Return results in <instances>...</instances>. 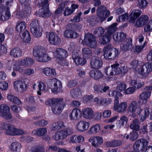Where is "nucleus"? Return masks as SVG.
<instances>
[{"label":"nucleus","instance_id":"nucleus-1","mask_svg":"<svg viewBox=\"0 0 152 152\" xmlns=\"http://www.w3.org/2000/svg\"><path fill=\"white\" fill-rule=\"evenodd\" d=\"M45 104L47 105L51 106L53 113L56 115L61 113L65 105L64 99L62 98L49 99L46 101Z\"/></svg>","mask_w":152,"mask_h":152},{"label":"nucleus","instance_id":"nucleus-2","mask_svg":"<svg viewBox=\"0 0 152 152\" xmlns=\"http://www.w3.org/2000/svg\"><path fill=\"white\" fill-rule=\"evenodd\" d=\"M33 54L36 60L41 62H47L51 59L46 53L45 49L41 46L34 47L33 49Z\"/></svg>","mask_w":152,"mask_h":152},{"label":"nucleus","instance_id":"nucleus-3","mask_svg":"<svg viewBox=\"0 0 152 152\" xmlns=\"http://www.w3.org/2000/svg\"><path fill=\"white\" fill-rule=\"evenodd\" d=\"M1 127L5 131L6 134L14 136L21 135L24 133V131L17 129L14 125L6 122H3L1 124Z\"/></svg>","mask_w":152,"mask_h":152},{"label":"nucleus","instance_id":"nucleus-4","mask_svg":"<svg viewBox=\"0 0 152 152\" xmlns=\"http://www.w3.org/2000/svg\"><path fill=\"white\" fill-rule=\"evenodd\" d=\"M48 88L51 89L54 94H57L62 91V85L61 82L56 78L49 79L47 81Z\"/></svg>","mask_w":152,"mask_h":152},{"label":"nucleus","instance_id":"nucleus-5","mask_svg":"<svg viewBox=\"0 0 152 152\" xmlns=\"http://www.w3.org/2000/svg\"><path fill=\"white\" fill-rule=\"evenodd\" d=\"M48 0H40L38 1L37 6L39 7H43L39 11V15L43 17H49L51 15L48 7Z\"/></svg>","mask_w":152,"mask_h":152},{"label":"nucleus","instance_id":"nucleus-6","mask_svg":"<svg viewBox=\"0 0 152 152\" xmlns=\"http://www.w3.org/2000/svg\"><path fill=\"white\" fill-rule=\"evenodd\" d=\"M110 13L103 5L99 6L96 10L97 18L101 22L104 20L109 16Z\"/></svg>","mask_w":152,"mask_h":152},{"label":"nucleus","instance_id":"nucleus-7","mask_svg":"<svg viewBox=\"0 0 152 152\" xmlns=\"http://www.w3.org/2000/svg\"><path fill=\"white\" fill-rule=\"evenodd\" d=\"M128 109L132 113V116L135 117L140 115L143 110L141 107L138 105L136 101H133L129 105Z\"/></svg>","mask_w":152,"mask_h":152},{"label":"nucleus","instance_id":"nucleus-8","mask_svg":"<svg viewBox=\"0 0 152 152\" xmlns=\"http://www.w3.org/2000/svg\"><path fill=\"white\" fill-rule=\"evenodd\" d=\"M54 55L57 58L60 60L59 62L60 64L64 66V63H65V61L63 58H66L68 56L67 51L62 48H57L54 53Z\"/></svg>","mask_w":152,"mask_h":152},{"label":"nucleus","instance_id":"nucleus-9","mask_svg":"<svg viewBox=\"0 0 152 152\" xmlns=\"http://www.w3.org/2000/svg\"><path fill=\"white\" fill-rule=\"evenodd\" d=\"M72 132V131L70 129L65 128L56 133L53 137L56 140L63 139L66 138L68 135L71 134Z\"/></svg>","mask_w":152,"mask_h":152},{"label":"nucleus","instance_id":"nucleus-10","mask_svg":"<svg viewBox=\"0 0 152 152\" xmlns=\"http://www.w3.org/2000/svg\"><path fill=\"white\" fill-rule=\"evenodd\" d=\"M152 87L147 86L143 89V92L141 93L139 96V99L142 101L143 104H146L148 99L151 96Z\"/></svg>","mask_w":152,"mask_h":152},{"label":"nucleus","instance_id":"nucleus-11","mask_svg":"<svg viewBox=\"0 0 152 152\" xmlns=\"http://www.w3.org/2000/svg\"><path fill=\"white\" fill-rule=\"evenodd\" d=\"M119 98L115 96L114 109L115 110L119 113H123L125 111L127 107L126 102H122L119 104Z\"/></svg>","mask_w":152,"mask_h":152},{"label":"nucleus","instance_id":"nucleus-12","mask_svg":"<svg viewBox=\"0 0 152 152\" xmlns=\"http://www.w3.org/2000/svg\"><path fill=\"white\" fill-rule=\"evenodd\" d=\"M147 141L144 139L137 140L133 145L134 149L136 152H140L144 149V147L148 144Z\"/></svg>","mask_w":152,"mask_h":152},{"label":"nucleus","instance_id":"nucleus-13","mask_svg":"<svg viewBox=\"0 0 152 152\" xmlns=\"http://www.w3.org/2000/svg\"><path fill=\"white\" fill-rule=\"evenodd\" d=\"M0 115L4 118L9 120L12 118L10 108L7 105L3 104L0 106Z\"/></svg>","mask_w":152,"mask_h":152},{"label":"nucleus","instance_id":"nucleus-14","mask_svg":"<svg viewBox=\"0 0 152 152\" xmlns=\"http://www.w3.org/2000/svg\"><path fill=\"white\" fill-rule=\"evenodd\" d=\"M84 41L88 47L94 48L96 46V37L92 34L87 33L85 34Z\"/></svg>","mask_w":152,"mask_h":152},{"label":"nucleus","instance_id":"nucleus-15","mask_svg":"<svg viewBox=\"0 0 152 152\" xmlns=\"http://www.w3.org/2000/svg\"><path fill=\"white\" fill-rule=\"evenodd\" d=\"M126 85L124 82H119L118 83V86H117L116 89L117 91H113L111 92L113 96L115 95V96H122V94L120 92H122L124 93L126 88Z\"/></svg>","mask_w":152,"mask_h":152},{"label":"nucleus","instance_id":"nucleus-16","mask_svg":"<svg viewBox=\"0 0 152 152\" xmlns=\"http://www.w3.org/2000/svg\"><path fill=\"white\" fill-rule=\"evenodd\" d=\"M152 64L148 62L144 64L140 68L139 72L140 74L145 77H147L150 72L152 71Z\"/></svg>","mask_w":152,"mask_h":152},{"label":"nucleus","instance_id":"nucleus-17","mask_svg":"<svg viewBox=\"0 0 152 152\" xmlns=\"http://www.w3.org/2000/svg\"><path fill=\"white\" fill-rule=\"evenodd\" d=\"M103 62L102 59L98 57L92 56L91 60V67L95 69L100 68Z\"/></svg>","mask_w":152,"mask_h":152},{"label":"nucleus","instance_id":"nucleus-18","mask_svg":"<svg viewBox=\"0 0 152 152\" xmlns=\"http://www.w3.org/2000/svg\"><path fill=\"white\" fill-rule=\"evenodd\" d=\"M48 36L49 41L52 45H58L61 42V39L59 36L53 32L49 33Z\"/></svg>","mask_w":152,"mask_h":152},{"label":"nucleus","instance_id":"nucleus-19","mask_svg":"<svg viewBox=\"0 0 152 152\" xmlns=\"http://www.w3.org/2000/svg\"><path fill=\"white\" fill-rule=\"evenodd\" d=\"M11 17L10 9L3 8H0V20L2 21H7Z\"/></svg>","mask_w":152,"mask_h":152},{"label":"nucleus","instance_id":"nucleus-20","mask_svg":"<svg viewBox=\"0 0 152 152\" xmlns=\"http://www.w3.org/2000/svg\"><path fill=\"white\" fill-rule=\"evenodd\" d=\"M89 125V123L84 121H80L76 125L77 129L81 132H84L87 130Z\"/></svg>","mask_w":152,"mask_h":152},{"label":"nucleus","instance_id":"nucleus-21","mask_svg":"<svg viewBox=\"0 0 152 152\" xmlns=\"http://www.w3.org/2000/svg\"><path fill=\"white\" fill-rule=\"evenodd\" d=\"M69 116L70 120L76 121L81 117V111L79 109L74 108L69 114Z\"/></svg>","mask_w":152,"mask_h":152},{"label":"nucleus","instance_id":"nucleus-22","mask_svg":"<svg viewBox=\"0 0 152 152\" xmlns=\"http://www.w3.org/2000/svg\"><path fill=\"white\" fill-rule=\"evenodd\" d=\"M148 20L149 18L147 15H142L136 20L135 26L138 28L143 26L147 23Z\"/></svg>","mask_w":152,"mask_h":152},{"label":"nucleus","instance_id":"nucleus-23","mask_svg":"<svg viewBox=\"0 0 152 152\" xmlns=\"http://www.w3.org/2000/svg\"><path fill=\"white\" fill-rule=\"evenodd\" d=\"M132 39H129L122 42L120 46L121 50L123 52H126L130 49L132 47Z\"/></svg>","mask_w":152,"mask_h":152},{"label":"nucleus","instance_id":"nucleus-24","mask_svg":"<svg viewBox=\"0 0 152 152\" xmlns=\"http://www.w3.org/2000/svg\"><path fill=\"white\" fill-rule=\"evenodd\" d=\"M94 91L96 93L102 94L105 92L109 89V87L104 85H95L93 87Z\"/></svg>","mask_w":152,"mask_h":152},{"label":"nucleus","instance_id":"nucleus-25","mask_svg":"<svg viewBox=\"0 0 152 152\" xmlns=\"http://www.w3.org/2000/svg\"><path fill=\"white\" fill-rule=\"evenodd\" d=\"M89 141L91 143L92 145L95 147H97L103 142L102 137L99 136L91 137Z\"/></svg>","mask_w":152,"mask_h":152},{"label":"nucleus","instance_id":"nucleus-26","mask_svg":"<svg viewBox=\"0 0 152 152\" xmlns=\"http://www.w3.org/2000/svg\"><path fill=\"white\" fill-rule=\"evenodd\" d=\"M34 62V60L31 58L26 57L21 60L18 61V63L20 65L26 67H28L32 65Z\"/></svg>","mask_w":152,"mask_h":152},{"label":"nucleus","instance_id":"nucleus-27","mask_svg":"<svg viewBox=\"0 0 152 152\" xmlns=\"http://www.w3.org/2000/svg\"><path fill=\"white\" fill-rule=\"evenodd\" d=\"M82 113L83 117L86 119H90L94 116V112L90 108L87 107L83 109Z\"/></svg>","mask_w":152,"mask_h":152},{"label":"nucleus","instance_id":"nucleus-28","mask_svg":"<svg viewBox=\"0 0 152 152\" xmlns=\"http://www.w3.org/2000/svg\"><path fill=\"white\" fill-rule=\"evenodd\" d=\"M75 55V52L73 51L72 52V58L75 62L77 65H83L85 64L86 61L85 59V58H80L78 56L77 54Z\"/></svg>","mask_w":152,"mask_h":152},{"label":"nucleus","instance_id":"nucleus-29","mask_svg":"<svg viewBox=\"0 0 152 152\" xmlns=\"http://www.w3.org/2000/svg\"><path fill=\"white\" fill-rule=\"evenodd\" d=\"M126 37V34L123 32L115 34L113 36V40L115 42H120L125 39Z\"/></svg>","mask_w":152,"mask_h":152},{"label":"nucleus","instance_id":"nucleus-30","mask_svg":"<svg viewBox=\"0 0 152 152\" xmlns=\"http://www.w3.org/2000/svg\"><path fill=\"white\" fill-rule=\"evenodd\" d=\"M70 94L71 96L75 99L80 98L82 96L81 90L79 88L72 89Z\"/></svg>","mask_w":152,"mask_h":152},{"label":"nucleus","instance_id":"nucleus-31","mask_svg":"<svg viewBox=\"0 0 152 152\" xmlns=\"http://www.w3.org/2000/svg\"><path fill=\"white\" fill-rule=\"evenodd\" d=\"M23 8L22 6V9L21 10L19 7H18L14 13L15 15V16L16 17L19 19H21L26 14L28 13L30 11L26 12L24 10H23Z\"/></svg>","mask_w":152,"mask_h":152},{"label":"nucleus","instance_id":"nucleus-32","mask_svg":"<svg viewBox=\"0 0 152 152\" xmlns=\"http://www.w3.org/2000/svg\"><path fill=\"white\" fill-rule=\"evenodd\" d=\"M142 11L140 10H133L130 15V20L134 22L142 14Z\"/></svg>","mask_w":152,"mask_h":152},{"label":"nucleus","instance_id":"nucleus-33","mask_svg":"<svg viewBox=\"0 0 152 152\" xmlns=\"http://www.w3.org/2000/svg\"><path fill=\"white\" fill-rule=\"evenodd\" d=\"M20 35L25 42L29 43L30 42L31 38L29 33L27 30H25L24 31L20 33Z\"/></svg>","mask_w":152,"mask_h":152},{"label":"nucleus","instance_id":"nucleus-34","mask_svg":"<svg viewBox=\"0 0 152 152\" xmlns=\"http://www.w3.org/2000/svg\"><path fill=\"white\" fill-rule=\"evenodd\" d=\"M42 72L46 76H53L56 75L55 70L49 67L44 68L43 69Z\"/></svg>","mask_w":152,"mask_h":152},{"label":"nucleus","instance_id":"nucleus-35","mask_svg":"<svg viewBox=\"0 0 152 152\" xmlns=\"http://www.w3.org/2000/svg\"><path fill=\"white\" fill-rule=\"evenodd\" d=\"M65 37L70 38H76L79 36V34L72 30H67L64 34Z\"/></svg>","mask_w":152,"mask_h":152},{"label":"nucleus","instance_id":"nucleus-36","mask_svg":"<svg viewBox=\"0 0 152 152\" xmlns=\"http://www.w3.org/2000/svg\"><path fill=\"white\" fill-rule=\"evenodd\" d=\"M14 88L18 89L20 88L23 90L26 89L27 85L26 84L24 81L21 80H17L15 81L14 83Z\"/></svg>","mask_w":152,"mask_h":152},{"label":"nucleus","instance_id":"nucleus-37","mask_svg":"<svg viewBox=\"0 0 152 152\" xmlns=\"http://www.w3.org/2000/svg\"><path fill=\"white\" fill-rule=\"evenodd\" d=\"M112 49V47L109 45H107L104 47L103 49L104 52V56L106 59H110Z\"/></svg>","mask_w":152,"mask_h":152},{"label":"nucleus","instance_id":"nucleus-38","mask_svg":"<svg viewBox=\"0 0 152 152\" xmlns=\"http://www.w3.org/2000/svg\"><path fill=\"white\" fill-rule=\"evenodd\" d=\"M128 119L125 115L121 116L120 119L117 122V125L118 128H121L126 125L128 121Z\"/></svg>","mask_w":152,"mask_h":152},{"label":"nucleus","instance_id":"nucleus-39","mask_svg":"<svg viewBox=\"0 0 152 152\" xmlns=\"http://www.w3.org/2000/svg\"><path fill=\"white\" fill-rule=\"evenodd\" d=\"M89 75L92 78L96 80L102 78L103 76L102 73L99 70H91L89 72Z\"/></svg>","mask_w":152,"mask_h":152},{"label":"nucleus","instance_id":"nucleus-40","mask_svg":"<svg viewBox=\"0 0 152 152\" xmlns=\"http://www.w3.org/2000/svg\"><path fill=\"white\" fill-rule=\"evenodd\" d=\"M122 144V142L120 140H114L106 142L105 145L106 146L109 147H116L119 146Z\"/></svg>","mask_w":152,"mask_h":152},{"label":"nucleus","instance_id":"nucleus-41","mask_svg":"<svg viewBox=\"0 0 152 152\" xmlns=\"http://www.w3.org/2000/svg\"><path fill=\"white\" fill-rule=\"evenodd\" d=\"M70 141L72 143H78L83 141L84 137L81 135H75L70 137Z\"/></svg>","mask_w":152,"mask_h":152},{"label":"nucleus","instance_id":"nucleus-42","mask_svg":"<svg viewBox=\"0 0 152 152\" xmlns=\"http://www.w3.org/2000/svg\"><path fill=\"white\" fill-rule=\"evenodd\" d=\"M140 122L139 120L135 118L132 121V123L130 126V128L132 129L138 131L140 130Z\"/></svg>","mask_w":152,"mask_h":152},{"label":"nucleus","instance_id":"nucleus-43","mask_svg":"<svg viewBox=\"0 0 152 152\" xmlns=\"http://www.w3.org/2000/svg\"><path fill=\"white\" fill-rule=\"evenodd\" d=\"M20 3L21 4L23 10H24L26 12L30 11L31 8L29 6L30 0H19Z\"/></svg>","mask_w":152,"mask_h":152},{"label":"nucleus","instance_id":"nucleus-44","mask_svg":"<svg viewBox=\"0 0 152 152\" xmlns=\"http://www.w3.org/2000/svg\"><path fill=\"white\" fill-rule=\"evenodd\" d=\"M82 52L83 57L86 58H89L92 54V51L88 48H83Z\"/></svg>","mask_w":152,"mask_h":152},{"label":"nucleus","instance_id":"nucleus-45","mask_svg":"<svg viewBox=\"0 0 152 152\" xmlns=\"http://www.w3.org/2000/svg\"><path fill=\"white\" fill-rule=\"evenodd\" d=\"M47 132V130L45 128H37L32 132V133L38 136H43Z\"/></svg>","mask_w":152,"mask_h":152},{"label":"nucleus","instance_id":"nucleus-46","mask_svg":"<svg viewBox=\"0 0 152 152\" xmlns=\"http://www.w3.org/2000/svg\"><path fill=\"white\" fill-rule=\"evenodd\" d=\"M100 130V126L99 124H96L91 127L88 131L89 134H95Z\"/></svg>","mask_w":152,"mask_h":152},{"label":"nucleus","instance_id":"nucleus-47","mask_svg":"<svg viewBox=\"0 0 152 152\" xmlns=\"http://www.w3.org/2000/svg\"><path fill=\"white\" fill-rule=\"evenodd\" d=\"M130 83L132 86L138 89L141 88L144 85V82L141 80H131Z\"/></svg>","mask_w":152,"mask_h":152},{"label":"nucleus","instance_id":"nucleus-48","mask_svg":"<svg viewBox=\"0 0 152 152\" xmlns=\"http://www.w3.org/2000/svg\"><path fill=\"white\" fill-rule=\"evenodd\" d=\"M21 144L17 142H12L10 145V150L13 152H17L21 148Z\"/></svg>","mask_w":152,"mask_h":152},{"label":"nucleus","instance_id":"nucleus-49","mask_svg":"<svg viewBox=\"0 0 152 152\" xmlns=\"http://www.w3.org/2000/svg\"><path fill=\"white\" fill-rule=\"evenodd\" d=\"M22 55V51L18 48H15L12 50L10 52V55L14 57H20Z\"/></svg>","mask_w":152,"mask_h":152},{"label":"nucleus","instance_id":"nucleus-50","mask_svg":"<svg viewBox=\"0 0 152 152\" xmlns=\"http://www.w3.org/2000/svg\"><path fill=\"white\" fill-rule=\"evenodd\" d=\"M117 25V23H113L108 28L107 31L106 33L111 36L117 30V28L116 26Z\"/></svg>","mask_w":152,"mask_h":152},{"label":"nucleus","instance_id":"nucleus-51","mask_svg":"<svg viewBox=\"0 0 152 152\" xmlns=\"http://www.w3.org/2000/svg\"><path fill=\"white\" fill-rule=\"evenodd\" d=\"M26 24L24 22H20L16 25V28L17 31L20 33L24 31L26 27Z\"/></svg>","mask_w":152,"mask_h":152},{"label":"nucleus","instance_id":"nucleus-52","mask_svg":"<svg viewBox=\"0 0 152 152\" xmlns=\"http://www.w3.org/2000/svg\"><path fill=\"white\" fill-rule=\"evenodd\" d=\"M64 126V122L62 121H59L53 123L52 124L51 128L52 130L56 131L59 129Z\"/></svg>","mask_w":152,"mask_h":152},{"label":"nucleus","instance_id":"nucleus-53","mask_svg":"<svg viewBox=\"0 0 152 152\" xmlns=\"http://www.w3.org/2000/svg\"><path fill=\"white\" fill-rule=\"evenodd\" d=\"M7 98L11 102L17 104L18 105H20L21 104L20 101L17 97L12 95H8L7 96Z\"/></svg>","mask_w":152,"mask_h":152},{"label":"nucleus","instance_id":"nucleus-54","mask_svg":"<svg viewBox=\"0 0 152 152\" xmlns=\"http://www.w3.org/2000/svg\"><path fill=\"white\" fill-rule=\"evenodd\" d=\"M30 30L33 35L36 37H39L42 35V30L41 28L33 29Z\"/></svg>","mask_w":152,"mask_h":152},{"label":"nucleus","instance_id":"nucleus-55","mask_svg":"<svg viewBox=\"0 0 152 152\" xmlns=\"http://www.w3.org/2000/svg\"><path fill=\"white\" fill-rule=\"evenodd\" d=\"M111 39V36L105 33V34L102 37L101 43L104 45L109 43L110 42Z\"/></svg>","mask_w":152,"mask_h":152},{"label":"nucleus","instance_id":"nucleus-56","mask_svg":"<svg viewBox=\"0 0 152 152\" xmlns=\"http://www.w3.org/2000/svg\"><path fill=\"white\" fill-rule=\"evenodd\" d=\"M104 32V28L102 27H100L94 29V33L96 36L99 37L102 36Z\"/></svg>","mask_w":152,"mask_h":152},{"label":"nucleus","instance_id":"nucleus-57","mask_svg":"<svg viewBox=\"0 0 152 152\" xmlns=\"http://www.w3.org/2000/svg\"><path fill=\"white\" fill-rule=\"evenodd\" d=\"M137 2V6L141 9L145 8L148 4L146 0H138Z\"/></svg>","mask_w":152,"mask_h":152},{"label":"nucleus","instance_id":"nucleus-58","mask_svg":"<svg viewBox=\"0 0 152 152\" xmlns=\"http://www.w3.org/2000/svg\"><path fill=\"white\" fill-rule=\"evenodd\" d=\"M118 54V50L115 48H112L111 50V55L110 59L113 60L117 57Z\"/></svg>","mask_w":152,"mask_h":152},{"label":"nucleus","instance_id":"nucleus-59","mask_svg":"<svg viewBox=\"0 0 152 152\" xmlns=\"http://www.w3.org/2000/svg\"><path fill=\"white\" fill-rule=\"evenodd\" d=\"M32 152H45L43 147L39 146H35L31 148Z\"/></svg>","mask_w":152,"mask_h":152},{"label":"nucleus","instance_id":"nucleus-60","mask_svg":"<svg viewBox=\"0 0 152 152\" xmlns=\"http://www.w3.org/2000/svg\"><path fill=\"white\" fill-rule=\"evenodd\" d=\"M112 66H113L114 75L121 74V67L119 64H116L112 65Z\"/></svg>","mask_w":152,"mask_h":152},{"label":"nucleus","instance_id":"nucleus-61","mask_svg":"<svg viewBox=\"0 0 152 152\" xmlns=\"http://www.w3.org/2000/svg\"><path fill=\"white\" fill-rule=\"evenodd\" d=\"M30 30L32 29H34L36 28H40V27L39 25L38 20H34L32 21L30 24Z\"/></svg>","mask_w":152,"mask_h":152},{"label":"nucleus","instance_id":"nucleus-62","mask_svg":"<svg viewBox=\"0 0 152 152\" xmlns=\"http://www.w3.org/2000/svg\"><path fill=\"white\" fill-rule=\"evenodd\" d=\"M105 73L106 74L109 76H112L114 75V72L113 71V66H111V67H109L107 68Z\"/></svg>","mask_w":152,"mask_h":152},{"label":"nucleus","instance_id":"nucleus-63","mask_svg":"<svg viewBox=\"0 0 152 152\" xmlns=\"http://www.w3.org/2000/svg\"><path fill=\"white\" fill-rule=\"evenodd\" d=\"M34 123L36 125L41 126H45L48 124V122L44 119H42L40 121H36Z\"/></svg>","mask_w":152,"mask_h":152},{"label":"nucleus","instance_id":"nucleus-64","mask_svg":"<svg viewBox=\"0 0 152 152\" xmlns=\"http://www.w3.org/2000/svg\"><path fill=\"white\" fill-rule=\"evenodd\" d=\"M138 137L137 132L132 131L130 133V140L132 141H134L136 140Z\"/></svg>","mask_w":152,"mask_h":152}]
</instances>
